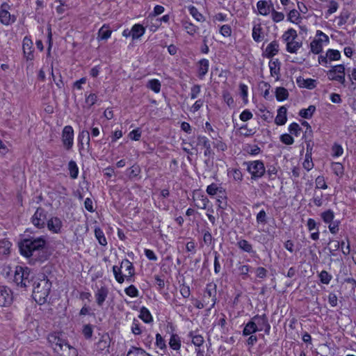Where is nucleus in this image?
<instances>
[{
    "mask_svg": "<svg viewBox=\"0 0 356 356\" xmlns=\"http://www.w3.org/2000/svg\"><path fill=\"white\" fill-rule=\"evenodd\" d=\"M320 216L322 220L324 222V223L328 224L330 222H332V220H334L335 216L334 212L332 209H327L322 212L320 214Z\"/></svg>",
    "mask_w": 356,
    "mask_h": 356,
    "instance_id": "44",
    "label": "nucleus"
},
{
    "mask_svg": "<svg viewBox=\"0 0 356 356\" xmlns=\"http://www.w3.org/2000/svg\"><path fill=\"white\" fill-rule=\"evenodd\" d=\"M258 332V329L252 318L245 325L244 328L242 331V334L244 337H247L252 334H254Z\"/></svg>",
    "mask_w": 356,
    "mask_h": 356,
    "instance_id": "27",
    "label": "nucleus"
},
{
    "mask_svg": "<svg viewBox=\"0 0 356 356\" xmlns=\"http://www.w3.org/2000/svg\"><path fill=\"white\" fill-rule=\"evenodd\" d=\"M252 37L256 42H260L264 40V33L260 23L254 24L252 27Z\"/></svg>",
    "mask_w": 356,
    "mask_h": 356,
    "instance_id": "21",
    "label": "nucleus"
},
{
    "mask_svg": "<svg viewBox=\"0 0 356 356\" xmlns=\"http://www.w3.org/2000/svg\"><path fill=\"white\" fill-rule=\"evenodd\" d=\"M46 226L51 233L59 234L61 232L63 222L58 217L53 216L47 220Z\"/></svg>",
    "mask_w": 356,
    "mask_h": 356,
    "instance_id": "13",
    "label": "nucleus"
},
{
    "mask_svg": "<svg viewBox=\"0 0 356 356\" xmlns=\"http://www.w3.org/2000/svg\"><path fill=\"white\" fill-rule=\"evenodd\" d=\"M194 200L196 201L195 206L201 209H205L209 202L207 196L199 193L194 196Z\"/></svg>",
    "mask_w": 356,
    "mask_h": 356,
    "instance_id": "33",
    "label": "nucleus"
},
{
    "mask_svg": "<svg viewBox=\"0 0 356 356\" xmlns=\"http://www.w3.org/2000/svg\"><path fill=\"white\" fill-rule=\"evenodd\" d=\"M22 49L24 56L27 60H32L34 58L33 42L30 38L25 36L23 39Z\"/></svg>",
    "mask_w": 356,
    "mask_h": 356,
    "instance_id": "15",
    "label": "nucleus"
},
{
    "mask_svg": "<svg viewBox=\"0 0 356 356\" xmlns=\"http://www.w3.org/2000/svg\"><path fill=\"white\" fill-rule=\"evenodd\" d=\"M297 84L300 88H305L309 90L314 89L316 86V81L312 79H304L299 76L296 79Z\"/></svg>",
    "mask_w": 356,
    "mask_h": 356,
    "instance_id": "22",
    "label": "nucleus"
},
{
    "mask_svg": "<svg viewBox=\"0 0 356 356\" xmlns=\"http://www.w3.org/2000/svg\"><path fill=\"white\" fill-rule=\"evenodd\" d=\"M271 18L274 22H282L284 19V15L282 12H277L275 10V8L273 9L271 11Z\"/></svg>",
    "mask_w": 356,
    "mask_h": 356,
    "instance_id": "64",
    "label": "nucleus"
},
{
    "mask_svg": "<svg viewBox=\"0 0 356 356\" xmlns=\"http://www.w3.org/2000/svg\"><path fill=\"white\" fill-rule=\"evenodd\" d=\"M112 31L108 24H104L99 30L97 34L98 40H107L111 35Z\"/></svg>",
    "mask_w": 356,
    "mask_h": 356,
    "instance_id": "25",
    "label": "nucleus"
},
{
    "mask_svg": "<svg viewBox=\"0 0 356 356\" xmlns=\"http://www.w3.org/2000/svg\"><path fill=\"white\" fill-rule=\"evenodd\" d=\"M237 246L243 251L248 253H254L252 244L245 239H241L237 242Z\"/></svg>",
    "mask_w": 356,
    "mask_h": 356,
    "instance_id": "39",
    "label": "nucleus"
},
{
    "mask_svg": "<svg viewBox=\"0 0 356 356\" xmlns=\"http://www.w3.org/2000/svg\"><path fill=\"white\" fill-rule=\"evenodd\" d=\"M301 17L300 13L296 10L293 9L289 11L287 15V20L292 22L298 24L300 22Z\"/></svg>",
    "mask_w": 356,
    "mask_h": 356,
    "instance_id": "47",
    "label": "nucleus"
},
{
    "mask_svg": "<svg viewBox=\"0 0 356 356\" xmlns=\"http://www.w3.org/2000/svg\"><path fill=\"white\" fill-rule=\"evenodd\" d=\"M95 234L100 245L104 246L107 245L106 238L104 236V232L100 228H96L95 229Z\"/></svg>",
    "mask_w": 356,
    "mask_h": 356,
    "instance_id": "54",
    "label": "nucleus"
},
{
    "mask_svg": "<svg viewBox=\"0 0 356 356\" xmlns=\"http://www.w3.org/2000/svg\"><path fill=\"white\" fill-rule=\"evenodd\" d=\"M12 301L11 290L5 286H0V307H6L10 305Z\"/></svg>",
    "mask_w": 356,
    "mask_h": 356,
    "instance_id": "14",
    "label": "nucleus"
},
{
    "mask_svg": "<svg viewBox=\"0 0 356 356\" xmlns=\"http://www.w3.org/2000/svg\"><path fill=\"white\" fill-rule=\"evenodd\" d=\"M86 140V149L89 152L91 149L90 132L87 130H82L78 136L79 150L83 149V140Z\"/></svg>",
    "mask_w": 356,
    "mask_h": 356,
    "instance_id": "18",
    "label": "nucleus"
},
{
    "mask_svg": "<svg viewBox=\"0 0 356 356\" xmlns=\"http://www.w3.org/2000/svg\"><path fill=\"white\" fill-rule=\"evenodd\" d=\"M110 337L108 334L102 336L99 341L96 343L97 349L100 351L107 350L110 346Z\"/></svg>",
    "mask_w": 356,
    "mask_h": 356,
    "instance_id": "32",
    "label": "nucleus"
},
{
    "mask_svg": "<svg viewBox=\"0 0 356 356\" xmlns=\"http://www.w3.org/2000/svg\"><path fill=\"white\" fill-rule=\"evenodd\" d=\"M62 142L65 148L67 150L72 149L74 144V130L70 126H65L62 132Z\"/></svg>",
    "mask_w": 356,
    "mask_h": 356,
    "instance_id": "11",
    "label": "nucleus"
},
{
    "mask_svg": "<svg viewBox=\"0 0 356 356\" xmlns=\"http://www.w3.org/2000/svg\"><path fill=\"white\" fill-rule=\"evenodd\" d=\"M181 24L187 33L191 35H194L198 30V27L197 26L186 19L182 20Z\"/></svg>",
    "mask_w": 356,
    "mask_h": 356,
    "instance_id": "40",
    "label": "nucleus"
},
{
    "mask_svg": "<svg viewBox=\"0 0 356 356\" xmlns=\"http://www.w3.org/2000/svg\"><path fill=\"white\" fill-rule=\"evenodd\" d=\"M280 50V45L277 40H273L269 43L265 50V54L267 58H272L275 56Z\"/></svg>",
    "mask_w": 356,
    "mask_h": 356,
    "instance_id": "23",
    "label": "nucleus"
},
{
    "mask_svg": "<svg viewBox=\"0 0 356 356\" xmlns=\"http://www.w3.org/2000/svg\"><path fill=\"white\" fill-rule=\"evenodd\" d=\"M170 347L174 350H179L181 348V342L180 337L177 334H172L169 341Z\"/></svg>",
    "mask_w": 356,
    "mask_h": 356,
    "instance_id": "38",
    "label": "nucleus"
},
{
    "mask_svg": "<svg viewBox=\"0 0 356 356\" xmlns=\"http://www.w3.org/2000/svg\"><path fill=\"white\" fill-rule=\"evenodd\" d=\"M68 170L70 171L71 178L76 179L79 175V168L74 161L71 160L69 162Z\"/></svg>",
    "mask_w": 356,
    "mask_h": 356,
    "instance_id": "50",
    "label": "nucleus"
},
{
    "mask_svg": "<svg viewBox=\"0 0 356 356\" xmlns=\"http://www.w3.org/2000/svg\"><path fill=\"white\" fill-rule=\"evenodd\" d=\"M298 38L297 32L295 29L291 28L284 33L282 36V40L286 42L295 40Z\"/></svg>",
    "mask_w": 356,
    "mask_h": 356,
    "instance_id": "41",
    "label": "nucleus"
},
{
    "mask_svg": "<svg viewBox=\"0 0 356 356\" xmlns=\"http://www.w3.org/2000/svg\"><path fill=\"white\" fill-rule=\"evenodd\" d=\"M330 42L329 37L323 31L318 30L315 38L310 43V51L314 54H319L323 51L324 44Z\"/></svg>",
    "mask_w": 356,
    "mask_h": 356,
    "instance_id": "7",
    "label": "nucleus"
},
{
    "mask_svg": "<svg viewBox=\"0 0 356 356\" xmlns=\"http://www.w3.org/2000/svg\"><path fill=\"white\" fill-rule=\"evenodd\" d=\"M257 8L259 13L264 16L268 15L274 8L272 3L269 4L268 1L263 0L259 1L257 3Z\"/></svg>",
    "mask_w": 356,
    "mask_h": 356,
    "instance_id": "20",
    "label": "nucleus"
},
{
    "mask_svg": "<svg viewBox=\"0 0 356 356\" xmlns=\"http://www.w3.org/2000/svg\"><path fill=\"white\" fill-rule=\"evenodd\" d=\"M252 320H254V322L257 327L258 332L264 330L266 334H269L270 325L268 323V319L266 314L255 315L252 317Z\"/></svg>",
    "mask_w": 356,
    "mask_h": 356,
    "instance_id": "12",
    "label": "nucleus"
},
{
    "mask_svg": "<svg viewBox=\"0 0 356 356\" xmlns=\"http://www.w3.org/2000/svg\"><path fill=\"white\" fill-rule=\"evenodd\" d=\"M189 337L192 338V343L195 346L196 348L202 347L204 341V338L202 335H193V332H190Z\"/></svg>",
    "mask_w": 356,
    "mask_h": 356,
    "instance_id": "52",
    "label": "nucleus"
},
{
    "mask_svg": "<svg viewBox=\"0 0 356 356\" xmlns=\"http://www.w3.org/2000/svg\"><path fill=\"white\" fill-rule=\"evenodd\" d=\"M243 165H246L247 170L251 175L252 179H260L266 173L264 163L261 160L245 161Z\"/></svg>",
    "mask_w": 356,
    "mask_h": 356,
    "instance_id": "6",
    "label": "nucleus"
},
{
    "mask_svg": "<svg viewBox=\"0 0 356 356\" xmlns=\"http://www.w3.org/2000/svg\"><path fill=\"white\" fill-rule=\"evenodd\" d=\"M155 344L161 350H165L167 348L165 341L164 340L163 337L159 333L156 334Z\"/></svg>",
    "mask_w": 356,
    "mask_h": 356,
    "instance_id": "60",
    "label": "nucleus"
},
{
    "mask_svg": "<svg viewBox=\"0 0 356 356\" xmlns=\"http://www.w3.org/2000/svg\"><path fill=\"white\" fill-rule=\"evenodd\" d=\"M31 220L35 227L43 229L45 227L47 220V211L42 207H38Z\"/></svg>",
    "mask_w": 356,
    "mask_h": 356,
    "instance_id": "10",
    "label": "nucleus"
},
{
    "mask_svg": "<svg viewBox=\"0 0 356 356\" xmlns=\"http://www.w3.org/2000/svg\"><path fill=\"white\" fill-rule=\"evenodd\" d=\"M82 334L86 339H91L93 334V326L90 324L83 325Z\"/></svg>",
    "mask_w": 356,
    "mask_h": 356,
    "instance_id": "58",
    "label": "nucleus"
},
{
    "mask_svg": "<svg viewBox=\"0 0 356 356\" xmlns=\"http://www.w3.org/2000/svg\"><path fill=\"white\" fill-rule=\"evenodd\" d=\"M131 31L132 40H134L144 35L145 28L140 24H136L132 26Z\"/></svg>",
    "mask_w": 356,
    "mask_h": 356,
    "instance_id": "31",
    "label": "nucleus"
},
{
    "mask_svg": "<svg viewBox=\"0 0 356 356\" xmlns=\"http://www.w3.org/2000/svg\"><path fill=\"white\" fill-rule=\"evenodd\" d=\"M197 145H201L205 148L204 155L207 157L213 156L214 152L211 149L210 140L205 136L198 135L197 136Z\"/></svg>",
    "mask_w": 356,
    "mask_h": 356,
    "instance_id": "16",
    "label": "nucleus"
},
{
    "mask_svg": "<svg viewBox=\"0 0 356 356\" xmlns=\"http://www.w3.org/2000/svg\"><path fill=\"white\" fill-rule=\"evenodd\" d=\"M266 172L269 180H275L277 177V169L275 165H270Z\"/></svg>",
    "mask_w": 356,
    "mask_h": 356,
    "instance_id": "62",
    "label": "nucleus"
},
{
    "mask_svg": "<svg viewBox=\"0 0 356 356\" xmlns=\"http://www.w3.org/2000/svg\"><path fill=\"white\" fill-rule=\"evenodd\" d=\"M213 254H214V261H213L214 273L216 274H218L221 271V264L220 261V255L217 251H214Z\"/></svg>",
    "mask_w": 356,
    "mask_h": 356,
    "instance_id": "56",
    "label": "nucleus"
},
{
    "mask_svg": "<svg viewBox=\"0 0 356 356\" xmlns=\"http://www.w3.org/2000/svg\"><path fill=\"white\" fill-rule=\"evenodd\" d=\"M327 10L325 13V16L327 17L328 16L331 15L332 14L337 12V10L339 8V3L334 0H331L329 2V5L327 6Z\"/></svg>",
    "mask_w": 356,
    "mask_h": 356,
    "instance_id": "55",
    "label": "nucleus"
},
{
    "mask_svg": "<svg viewBox=\"0 0 356 356\" xmlns=\"http://www.w3.org/2000/svg\"><path fill=\"white\" fill-rule=\"evenodd\" d=\"M209 69V61L207 58H202L197 63V76L203 79Z\"/></svg>",
    "mask_w": 356,
    "mask_h": 356,
    "instance_id": "19",
    "label": "nucleus"
},
{
    "mask_svg": "<svg viewBox=\"0 0 356 356\" xmlns=\"http://www.w3.org/2000/svg\"><path fill=\"white\" fill-rule=\"evenodd\" d=\"M346 240L348 242V245L346 247V250H343V245H345V242L343 241H342L341 242H339L338 241H333V242L334 243V245H333V249L332 250L330 249V252L332 253V255H334V254L332 253V251H336L339 248H341L342 252L344 255H348L350 254V242H349V239L348 238H346Z\"/></svg>",
    "mask_w": 356,
    "mask_h": 356,
    "instance_id": "28",
    "label": "nucleus"
},
{
    "mask_svg": "<svg viewBox=\"0 0 356 356\" xmlns=\"http://www.w3.org/2000/svg\"><path fill=\"white\" fill-rule=\"evenodd\" d=\"M147 87L151 89L156 93H159L161 91V82L158 79H150L147 83Z\"/></svg>",
    "mask_w": 356,
    "mask_h": 356,
    "instance_id": "48",
    "label": "nucleus"
},
{
    "mask_svg": "<svg viewBox=\"0 0 356 356\" xmlns=\"http://www.w3.org/2000/svg\"><path fill=\"white\" fill-rule=\"evenodd\" d=\"M302 45V42L296 40L286 43V49L289 53L296 54Z\"/></svg>",
    "mask_w": 356,
    "mask_h": 356,
    "instance_id": "35",
    "label": "nucleus"
},
{
    "mask_svg": "<svg viewBox=\"0 0 356 356\" xmlns=\"http://www.w3.org/2000/svg\"><path fill=\"white\" fill-rule=\"evenodd\" d=\"M190 14L197 21L202 22L204 20V16L198 11V10L193 6L188 7Z\"/></svg>",
    "mask_w": 356,
    "mask_h": 356,
    "instance_id": "53",
    "label": "nucleus"
},
{
    "mask_svg": "<svg viewBox=\"0 0 356 356\" xmlns=\"http://www.w3.org/2000/svg\"><path fill=\"white\" fill-rule=\"evenodd\" d=\"M125 293L131 297V298H136L139 296L138 290L136 289V287L134 285H130L129 286L127 287L124 289Z\"/></svg>",
    "mask_w": 356,
    "mask_h": 356,
    "instance_id": "61",
    "label": "nucleus"
},
{
    "mask_svg": "<svg viewBox=\"0 0 356 356\" xmlns=\"http://www.w3.org/2000/svg\"><path fill=\"white\" fill-rule=\"evenodd\" d=\"M228 175L232 177L236 181L240 182L243 180V175L238 168H232L228 170Z\"/></svg>",
    "mask_w": 356,
    "mask_h": 356,
    "instance_id": "45",
    "label": "nucleus"
},
{
    "mask_svg": "<svg viewBox=\"0 0 356 356\" xmlns=\"http://www.w3.org/2000/svg\"><path fill=\"white\" fill-rule=\"evenodd\" d=\"M332 170L334 175L338 177H342L344 172L343 165L339 162H334L331 165Z\"/></svg>",
    "mask_w": 356,
    "mask_h": 356,
    "instance_id": "49",
    "label": "nucleus"
},
{
    "mask_svg": "<svg viewBox=\"0 0 356 356\" xmlns=\"http://www.w3.org/2000/svg\"><path fill=\"white\" fill-rule=\"evenodd\" d=\"M280 65H281V63L280 62V60L277 58L274 59V60H270L269 62V68H270V74L273 76H276L277 79L279 78V75L280 73Z\"/></svg>",
    "mask_w": 356,
    "mask_h": 356,
    "instance_id": "29",
    "label": "nucleus"
},
{
    "mask_svg": "<svg viewBox=\"0 0 356 356\" xmlns=\"http://www.w3.org/2000/svg\"><path fill=\"white\" fill-rule=\"evenodd\" d=\"M48 341L57 356H77L76 348L71 346L67 339L59 332H54L48 336Z\"/></svg>",
    "mask_w": 356,
    "mask_h": 356,
    "instance_id": "2",
    "label": "nucleus"
},
{
    "mask_svg": "<svg viewBox=\"0 0 356 356\" xmlns=\"http://www.w3.org/2000/svg\"><path fill=\"white\" fill-rule=\"evenodd\" d=\"M0 21L5 25H9L15 22V17L14 16L12 17L8 11L2 10L0 12Z\"/></svg>",
    "mask_w": 356,
    "mask_h": 356,
    "instance_id": "34",
    "label": "nucleus"
},
{
    "mask_svg": "<svg viewBox=\"0 0 356 356\" xmlns=\"http://www.w3.org/2000/svg\"><path fill=\"white\" fill-rule=\"evenodd\" d=\"M341 59V53L337 49H329L325 55H320L318 58V63L327 67L332 61H337Z\"/></svg>",
    "mask_w": 356,
    "mask_h": 356,
    "instance_id": "9",
    "label": "nucleus"
},
{
    "mask_svg": "<svg viewBox=\"0 0 356 356\" xmlns=\"http://www.w3.org/2000/svg\"><path fill=\"white\" fill-rule=\"evenodd\" d=\"M327 76L329 80L345 85L346 69L344 65L332 66L331 69L327 72Z\"/></svg>",
    "mask_w": 356,
    "mask_h": 356,
    "instance_id": "8",
    "label": "nucleus"
},
{
    "mask_svg": "<svg viewBox=\"0 0 356 356\" xmlns=\"http://www.w3.org/2000/svg\"><path fill=\"white\" fill-rule=\"evenodd\" d=\"M139 318L145 323H150L153 321V318L149 309L145 307H142L140 310Z\"/></svg>",
    "mask_w": 356,
    "mask_h": 356,
    "instance_id": "37",
    "label": "nucleus"
},
{
    "mask_svg": "<svg viewBox=\"0 0 356 356\" xmlns=\"http://www.w3.org/2000/svg\"><path fill=\"white\" fill-rule=\"evenodd\" d=\"M46 245L47 240L43 236L25 237L19 242L20 253L26 257L36 256L41 252H43Z\"/></svg>",
    "mask_w": 356,
    "mask_h": 356,
    "instance_id": "1",
    "label": "nucleus"
},
{
    "mask_svg": "<svg viewBox=\"0 0 356 356\" xmlns=\"http://www.w3.org/2000/svg\"><path fill=\"white\" fill-rule=\"evenodd\" d=\"M320 281L325 284H328L332 278V276L330 273H328L326 270H322L319 275H318Z\"/></svg>",
    "mask_w": 356,
    "mask_h": 356,
    "instance_id": "59",
    "label": "nucleus"
},
{
    "mask_svg": "<svg viewBox=\"0 0 356 356\" xmlns=\"http://www.w3.org/2000/svg\"><path fill=\"white\" fill-rule=\"evenodd\" d=\"M276 99L278 102H282L289 97L288 90L283 87H277L275 90Z\"/></svg>",
    "mask_w": 356,
    "mask_h": 356,
    "instance_id": "43",
    "label": "nucleus"
},
{
    "mask_svg": "<svg viewBox=\"0 0 356 356\" xmlns=\"http://www.w3.org/2000/svg\"><path fill=\"white\" fill-rule=\"evenodd\" d=\"M145 350L141 348L132 346L127 353V356H145Z\"/></svg>",
    "mask_w": 356,
    "mask_h": 356,
    "instance_id": "57",
    "label": "nucleus"
},
{
    "mask_svg": "<svg viewBox=\"0 0 356 356\" xmlns=\"http://www.w3.org/2000/svg\"><path fill=\"white\" fill-rule=\"evenodd\" d=\"M108 289L106 286L102 285L98 287L95 292L96 302L99 307H102L108 297Z\"/></svg>",
    "mask_w": 356,
    "mask_h": 356,
    "instance_id": "17",
    "label": "nucleus"
},
{
    "mask_svg": "<svg viewBox=\"0 0 356 356\" xmlns=\"http://www.w3.org/2000/svg\"><path fill=\"white\" fill-rule=\"evenodd\" d=\"M207 193L209 195H224L225 190L222 188L218 186L217 184L212 183L211 184L209 185L206 190Z\"/></svg>",
    "mask_w": 356,
    "mask_h": 356,
    "instance_id": "36",
    "label": "nucleus"
},
{
    "mask_svg": "<svg viewBox=\"0 0 356 356\" xmlns=\"http://www.w3.org/2000/svg\"><path fill=\"white\" fill-rule=\"evenodd\" d=\"M13 282L18 286L26 288L31 284L33 273L28 268L17 266L14 271Z\"/></svg>",
    "mask_w": 356,
    "mask_h": 356,
    "instance_id": "5",
    "label": "nucleus"
},
{
    "mask_svg": "<svg viewBox=\"0 0 356 356\" xmlns=\"http://www.w3.org/2000/svg\"><path fill=\"white\" fill-rule=\"evenodd\" d=\"M252 269L250 266L240 264L237 267L238 275L241 277L242 280H247L249 277V272Z\"/></svg>",
    "mask_w": 356,
    "mask_h": 356,
    "instance_id": "42",
    "label": "nucleus"
},
{
    "mask_svg": "<svg viewBox=\"0 0 356 356\" xmlns=\"http://www.w3.org/2000/svg\"><path fill=\"white\" fill-rule=\"evenodd\" d=\"M11 243L6 240L3 239L0 241V255H6L10 252V248Z\"/></svg>",
    "mask_w": 356,
    "mask_h": 356,
    "instance_id": "51",
    "label": "nucleus"
},
{
    "mask_svg": "<svg viewBox=\"0 0 356 356\" xmlns=\"http://www.w3.org/2000/svg\"><path fill=\"white\" fill-rule=\"evenodd\" d=\"M303 168L309 171L314 167V163L312 159V155H309V154H305V159L302 163Z\"/></svg>",
    "mask_w": 356,
    "mask_h": 356,
    "instance_id": "63",
    "label": "nucleus"
},
{
    "mask_svg": "<svg viewBox=\"0 0 356 356\" xmlns=\"http://www.w3.org/2000/svg\"><path fill=\"white\" fill-rule=\"evenodd\" d=\"M33 285V293L35 300L38 301L40 304L45 302L50 293L51 283L43 275L42 279H39V281L35 282Z\"/></svg>",
    "mask_w": 356,
    "mask_h": 356,
    "instance_id": "4",
    "label": "nucleus"
},
{
    "mask_svg": "<svg viewBox=\"0 0 356 356\" xmlns=\"http://www.w3.org/2000/svg\"><path fill=\"white\" fill-rule=\"evenodd\" d=\"M141 172V169L140 166L137 164L132 165L131 168H128L126 171L127 175L128 176L129 179H139L140 174Z\"/></svg>",
    "mask_w": 356,
    "mask_h": 356,
    "instance_id": "30",
    "label": "nucleus"
},
{
    "mask_svg": "<svg viewBox=\"0 0 356 356\" xmlns=\"http://www.w3.org/2000/svg\"><path fill=\"white\" fill-rule=\"evenodd\" d=\"M115 280L122 284L124 281L134 282L135 268L134 264L127 259H123L120 266H113L112 268Z\"/></svg>",
    "mask_w": 356,
    "mask_h": 356,
    "instance_id": "3",
    "label": "nucleus"
},
{
    "mask_svg": "<svg viewBox=\"0 0 356 356\" xmlns=\"http://www.w3.org/2000/svg\"><path fill=\"white\" fill-rule=\"evenodd\" d=\"M204 296L212 298L211 307H213L216 302V285L212 283L208 284L205 289Z\"/></svg>",
    "mask_w": 356,
    "mask_h": 356,
    "instance_id": "26",
    "label": "nucleus"
},
{
    "mask_svg": "<svg viewBox=\"0 0 356 356\" xmlns=\"http://www.w3.org/2000/svg\"><path fill=\"white\" fill-rule=\"evenodd\" d=\"M316 111V107L313 105L309 106L307 108H302L300 111L299 115L303 118L310 119Z\"/></svg>",
    "mask_w": 356,
    "mask_h": 356,
    "instance_id": "46",
    "label": "nucleus"
},
{
    "mask_svg": "<svg viewBox=\"0 0 356 356\" xmlns=\"http://www.w3.org/2000/svg\"><path fill=\"white\" fill-rule=\"evenodd\" d=\"M286 108L284 106H280L277 110V114L275 120V122L277 125H284L287 120Z\"/></svg>",
    "mask_w": 356,
    "mask_h": 356,
    "instance_id": "24",
    "label": "nucleus"
}]
</instances>
